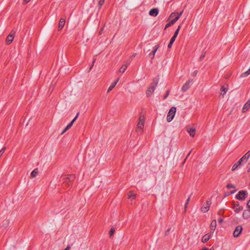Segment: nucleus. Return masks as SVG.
I'll list each match as a JSON object with an SVG mask.
<instances>
[{
  "instance_id": "obj_39",
  "label": "nucleus",
  "mask_w": 250,
  "mask_h": 250,
  "mask_svg": "<svg viewBox=\"0 0 250 250\" xmlns=\"http://www.w3.org/2000/svg\"><path fill=\"white\" fill-rule=\"evenodd\" d=\"M172 25V24H171V23L170 22H169L168 23H167L166 26H165V29H166L169 27H170V26Z\"/></svg>"
},
{
  "instance_id": "obj_30",
  "label": "nucleus",
  "mask_w": 250,
  "mask_h": 250,
  "mask_svg": "<svg viewBox=\"0 0 250 250\" xmlns=\"http://www.w3.org/2000/svg\"><path fill=\"white\" fill-rule=\"evenodd\" d=\"M221 90L222 91L221 94L224 95L227 92L228 89L224 86H222Z\"/></svg>"
},
{
  "instance_id": "obj_32",
  "label": "nucleus",
  "mask_w": 250,
  "mask_h": 250,
  "mask_svg": "<svg viewBox=\"0 0 250 250\" xmlns=\"http://www.w3.org/2000/svg\"><path fill=\"white\" fill-rule=\"evenodd\" d=\"M228 188H235V186L231 184H228L226 186Z\"/></svg>"
},
{
  "instance_id": "obj_46",
  "label": "nucleus",
  "mask_w": 250,
  "mask_h": 250,
  "mask_svg": "<svg viewBox=\"0 0 250 250\" xmlns=\"http://www.w3.org/2000/svg\"><path fill=\"white\" fill-rule=\"evenodd\" d=\"M30 0H24L23 2L24 3H27L28 2L30 1Z\"/></svg>"
},
{
  "instance_id": "obj_17",
  "label": "nucleus",
  "mask_w": 250,
  "mask_h": 250,
  "mask_svg": "<svg viewBox=\"0 0 250 250\" xmlns=\"http://www.w3.org/2000/svg\"><path fill=\"white\" fill-rule=\"evenodd\" d=\"M217 223L216 221L215 220H213L212 221L210 226V229L211 231L213 232L214 231L215 228L216 227Z\"/></svg>"
},
{
  "instance_id": "obj_19",
  "label": "nucleus",
  "mask_w": 250,
  "mask_h": 250,
  "mask_svg": "<svg viewBox=\"0 0 250 250\" xmlns=\"http://www.w3.org/2000/svg\"><path fill=\"white\" fill-rule=\"evenodd\" d=\"M119 80V78H118L116 81L113 82L110 86L109 87L108 90H107V93H109L110 91H111L113 88L115 87L116 85L117 84V83L118 82Z\"/></svg>"
},
{
  "instance_id": "obj_11",
  "label": "nucleus",
  "mask_w": 250,
  "mask_h": 250,
  "mask_svg": "<svg viewBox=\"0 0 250 250\" xmlns=\"http://www.w3.org/2000/svg\"><path fill=\"white\" fill-rule=\"evenodd\" d=\"M233 208L234 209V211L236 213H238L240 210H243V207L240 206L238 202H234Z\"/></svg>"
},
{
  "instance_id": "obj_15",
  "label": "nucleus",
  "mask_w": 250,
  "mask_h": 250,
  "mask_svg": "<svg viewBox=\"0 0 250 250\" xmlns=\"http://www.w3.org/2000/svg\"><path fill=\"white\" fill-rule=\"evenodd\" d=\"M211 238V234L207 233L204 235L202 238V242L203 243L207 242Z\"/></svg>"
},
{
  "instance_id": "obj_2",
  "label": "nucleus",
  "mask_w": 250,
  "mask_h": 250,
  "mask_svg": "<svg viewBox=\"0 0 250 250\" xmlns=\"http://www.w3.org/2000/svg\"><path fill=\"white\" fill-rule=\"evenodd\" d=\"M145 117L144 115H140L139 118V122L137 125L136 131L142 134L143 132L145 125Z\"/></svg>"
},
{
  "instance_id": "obj_16",
  "label": "nucleus",
  "mask_w": 250,
  "mask_h": 250,
  "mask_svg": "<svg viewBox=\"0 0 250 250\" xmlns=\"http://www.w3.org/2000/svg\"><path fill=\"white\" fill-rule=\"evenodd\" d=\"M65 20L63 18H61L59 21L58 28L59 30L62 29L65 24Z\"/></svg>"
},
{
  "instance_id": "obj_28",
  "label": "nucleus",
  "mask_w": 250,
  "mask_h": 250,
  "mask_svg": "<svg viewBox=\"0 0 250 250\" xmlns=\"http://www.w3.org/2000/svg\"><path fill=\"white\" fill-rule=\"evenodd\" d=\"M250 74V68L247 71L242 74L241 77H245Z\"/></svg>"
},
{
  "instance_id": "obj_38",
  "label": "nucleus",
  "mask_w": 250,
  "mask_h": 250,
  "mask_svg": "<svg viewBox=\"0 0 250 250\" xmlns=\"http://www.w3.org/2000/svg\"><path fill=\"white\" fill-rule=\"evenodd\" d=\"M171 229V228H168L166 231H165V235H167L170 231Z\"/></svg>"
},
{
  "instance_id": "obj_1",
  "label": "nucleus",
  "mask_w": 250,
  "mask_h": 250,
  "mask_svg": "<svg viewBox=\"0 0 250 250\" xmlns=\"http://www.w3.org/2000/svg\"><path fill=\"white\" fill-rule=\"evenodd\" d=\"M158 83V78H155L153 80L152 83L150 84L147 90L146 91V94L147 97H149L151 96L153 92L154 91L156 86Z\"/></svg>"
},
{
  "instance_id": "obj_36",
  "label": "nucleus",
  "mask_w": 250,
  "mask_h": 250,
  "mask_svg": "<svg viewBox=\"0 0 250 250\" xmlns=\"http://www.w3.org/2000/svg\"><path fill=\"white\" fill-rule=\"evenodd\" d=\"M169 94V90H167L166 92V95L164 96V99H166L168 96Z\"/></svg>"
},
{
  "instance_id": "obj_42",
  "label": "nucleus",
  "mask_w": 250,
  "mask_h": 250,
  "mask_svg": "<svg viewBox=\"0 0 250 250\" xmlns=\"http://www.w3.org/2000/svg\"><path fill=\"white\" fill-rule=\"evenodd\" d=\"M6 149V147H3L0 150V152H1L2 154H3L5 150Z\"/></svg>"
},
{
  "instance_id": "obj_23",
  "label": "nucleus",
  "mask_w": 250,
  "mask_h": 250,
  "mask_svg": "<svg viewBox=\"0 0 250 250\" xmlns=\"http://www.w3.org/2000/svg\"><path fill=\"white\" fill-rule=\"evenodd\" d=\"M249 158L250 157L248 156L246 153L240 160V161H241L242 163H246L248 161Z\"/></svg>"
},
{
  "instance_id": "obj_10",
  "label": "nucleus",
  "mask_w": 250,
  "mask_h": 250,
  "mask_svg": "<svg viewBox=\"0 0 250 250\" xmlns=\"http://www.w3.org/2000/svg\"><path fill=\"white\" fill-rule=\"evenodd\" d=\"M192 83V80H190L188 81L182 86V91L183 92H186L189 88L190 85Z\"/></svg>"
},
{
  "instance_id": "obj_21",
  "label": "nucleus",
  "mask_w": 250,
  "mask_h": 250,
  "mask_svg": "<svg viewBox=\"0 0 250 250\" xmlns=\"http://www.w3.org/2000/svg\"><path fill=\"white\" fill-rule=\"evenodd\" d=\"M242 164V162L240 161V160L239 159L235 164L233 165V166L232 167L231 170L232 171L235 170L239 166L241 165Z\"/></svg>"
},
{
  "instance_id": "obj_52",
  "label": "nucleus",
  "mask_w": 250,
  "mask_h": 250,
  "mask_svg": "<svg viewBox=\"0 0 250 250\" xmlns=\"http://www.w3.org/2000/svg\"><path fill=\"white\" fill-rule=\"evenodd\" d=\"M3 154L1 153V152H0V158L1 157V156Z\"/></svg>"
},
{
  "instance_id": "obj_5",
  "label": "nucleus",
  "mask_w": 250,
  "mask_h": 250,
  "mask_svg": "<svg viewBox=\"0 0 250 250\" xmlns=\"http://www.w3.org/2000/svg\"><path fill=\"white\" fill-rule=\"evenodd\" d=\"M248 193L246 191L240 190L238 193L236 195V198L239 200H244L246 198V196Z\"/></svg>"
},
{
  "instance_id": "obj_3",
  "label": "nucleus",
  "mask_w": 250,
  "mask_h": 250,
  "mask_svg": "<svg viewBox=\"0 0 250 250\" xmlns=\"http://www.w3.org/2000/svg\"><path fill=\"white\" fill-rule=\"evenodd\" d=\"M76 178L75 175L69 174L65 175L62 177V181L63 183L68 186V187L71 186V183L73 182Z\"/></svg>"
},
{
  "instance_id": "obj_33",
  "label": "nucleus",
  "mask_w": 250,
  "mask_h": 250,
  "mask_svg": "<svg viewBox=\"0 0 250 250\" xmlns=\"http://www.w3.org/2000/svg\"><path fill=\"white\" fill-rule=\"evenodd\" d=\"M189 200H190V197H189L187 199V201H186V203H185V210H186V208H187V207H188V203H189Z\"/></svg>"
},
{
  "instance_id": "obj_8",
  "label": "nucleus",
  "mask_w": 250,
  "mask_h": 250,
  "mask_svg": "<svg viewBox=\"0 0 250 250\" xmlns=\"http://www.w3.org/2000/svg\"><path fill=\"white\" fill-rule=\"evenodd\" d=\"M183 13V11H182L180 13H172L169 17L168 19L173 18L175 20L177 21Z\"/></svg>"
},
{
  "instance_id": "obj_18",
  "label": "nucleus",
  "mask_w": 250,
  "mask_h": 250,
  "mask_svg": "<svg viewBox=\"0 0 250 250\" xmlns=\"http://www.w3.org/2000/svg\"><path fill=\"white\" fill-rule=\"evenodd\" d=\"M243 217L245 219H248L250 218V210H245L243 212Z\"/></svg>"
},
{
  "instance_id": "obj_51",
  "label": "nucleus",
  "mask_w": 250,
  "mask_h": 250,
  "mask_svg": "<svg viewBox=\"0 0 250 250\" xmlns=\"http://www.w3.org/2000/svg\"><path fill=\"white\" fill-rule=\"evenodd\" d=\"M197 73H198V71L197 70L194 71V72H193V73L195 75H196L197 74Z\"/></svg>"
},
{
  "instance_id": "obj_37",
  "label": "nucleus",
  "mask_w": 250,
  "mask_h": 250,
  "mask_svg": "<svg viewBox=\"0 0 250 250\" xmlns=\"http://www.w3.org/2000/svg\"><path fill=\"white\" fill-rule=\"evenodd\" d=\"M247 171L248 172H250V162L248 163V164L247 166Z\"/></svg>"
},
{
  "instance_id": "obj_12",
  "label": "nucleus",
  "mask_w": 250,
  "mask_h": 250,
  "mask_svg": "<svg viewBox=\"0 0 250 250\" xmlns=\"http://www.w3.org/2000/svg\"><path fill=\"white\" fill-rule=\"evenodd\" d=\"M15 33L11 32L9 35L7 37L6 39V42L7 44H10L13 41L14 38Z\"/></svg>"
},
{
  "instance_id": "obj_40",
  "label": "nucleus",
  "mask_w": 250,
  "mask_h": 250,
  "mask_svg": "<svg viewBox=\"0 0 250 250\" xmlns=\"http://www.w3.org/2000/svg\"><path fill=\"white\" fill-rule=\"evenodd\" d=\"M177 21L175 20L174 19H172L169 22L173 25Z\"/></svg>"
},
{
  "instance_id": "obj_31",
  "label": "nucleus",
  "mask_w": 250,
  "mask_h": 250,
  "mask_svg": "<svg viewBox=\"0 0 250 250\" xmlns=\"http://www.w3.org/2000/svg\"><path fill=\"white\" fill-rule=\"evenodd\" d=\"M105 0H99L98 2V5L99 6V9H101L102 6L104 4Z\"/></svg>"
},
{
  "instance_id": "obj_29",
  "label": "nucleus",
  "mask_w": 250,
  "mask_h": 250,
  "mask_svg": "<svg viewBox=\"0 0 250 250\" xmlns=\"http://www.w3.org/2000/svg\"><path fill=\"white\" fill-rule=\"evenodd\" d=\"M135 194L133 193L132 191H130L128 195V198L129 199H134L135 197Z\"/></svg>"
},
{
  "instance_id": "obj_13",
  "label": "nucleus",
  "mask_w": 250,
  "mask_h": 250,
  "mask_svg": "<svg viewBox=\"0 0 250 250\" xmlns=\"http://www.w3.org/2000/svg\"><path fill=\"white\" fill-rule=\"evenodd\" d=\"M250 108V99H249L244 104L242 110L243 113L246 112Z\"/></svg>"
},
{
  "instance_id": "obj_7",
  "label": "nucleus",
  "mask_w": 250,
  "mask_h": 250,
  "mask_svg": "<svg viewBox=\"0 0 250 250\" xmlns=\"http://www.w3.org/2000/svg\"><path fill=\"white\" fill-rule=\"evenodd\" d=\"M79 115V113H78L76 116V117L72 120V121L69 123L66 126V127L63 130V131L62 132L61 134H63L65 132H66L67 130H68L69 128H71V127L73 125L74 123L76 120L77 118L78 117Z\"/></svg>"
},
{
  "instance_id": "obj_27",
  "label": "nucleus",
  "mask_w": 250,
  "mask_h": 250,
  "mask_svg": "<svg viewBox=\"0 0 250 250\" xmlns=\"http://www.w3.org/2000/svg\"><path fill=\"white\" fill-rule=\"evenodd\" d=\"M175 39H176V38H175L173 37L171 38V39H170V42L167 45V47L168 48H170L171 47V46H172V44L173 43V42H174V41H175Z\"/></svg>"
},
{
  "instance_id": "obj_14",
  "label": "nucleus",
  "mask_w": 250,
  "mask_h": 250,
  "mask_svg": "<svg viewBox=\"0 0 250 250\" xmlns=\"http://www.w3.org/2000/svg\"><path fill=\"white\" fill-rule=\"evenodd\" d=\"M159 13V10L158 8H155L151 9L149 12V14L150 16L156 17L158 15Z\"/></svg>"
},
{
  "instance_id": "obj_6",
  "label": "nucleus",
  "mask_w": 250,
  "mask_h": 250,
  "mask_svg": "<svg viewBox=\"0 0 250 250\" xmlns=\"http://www.w3.org/2000/svg\"><path fill=\"white\" fill-rule=\"evenodd\" d=\"M211 204V199H208L206 202V203H205L203 206H202L201 208L202 211L204 212H207L209 208V207Z\"/></svg>"
},
{
  "instance_id": "obj_34",
  "label": "nucleus",
  "mask_w": 250,
  "mask_h": 250,
  "mask_svg": "<svg viewBox=\"0 0 250 250\" xmlns=\"http://www.w3.org/2000/svg\"><path fill=\"white\" fill-rule=\"evenodd\" d=\"M115 230L114 229L111 228V229L109 231V233L110 237H111L114 234V233L115 232Z\"/></svg>"
},
{
  "instance_id": "obj_47",
  "label": "nucleus",
  "mask_w": 250,
  "mask_h": 250,
  "mask_svg": "<svg viewBox=\"0 0 250 250\" xmlns=\"http://www.w3.org/2000/svg\"><path fill=\"white\" fill-rule=\"evenodd\" d=\"M70 249V247L69 246H67V247L64 249V250H69Z\"/></svg>"
},
{
  "instance_id": "obj_20",
  "label": "nucleus",
  "mask_w": 250,
  "mask_h": 250,
  "mask_svg": "<svg viewBox=\"0 0 250 250\" xmlns=\"http://www.w3.org/2000/svg\"><path fill=\"white\" fill-rule=\"evenodd\" d=\"M159 47V45H157L154 47V50L149 54V56L151 57V58L153 59L154 57L155 54L156 52L157 49Z\"/></svg>"
},
{
  "instance_id": "obj_49",
  "label": "nucleus",
  "mask_w": 250,
  "mask_h": 250,
  "mask_svg": "<svg viewBox=\"0 0 250 250\" xmlns=\"http://www.w3.org/2000/svg\"><path fill=\"white\" fill-rule=\"evenodd\" d=\"M95 60H93V63H92V66L90 67V70H91V69L92 67L93 66L94 63H95Z\"/></svg>"
},
{
  "instance_id": "obj_48",
  "label": "nucleus",
  "mask_w": 250,
  "mask_h": 250,
  "mask_svg": "<svg viewBox=\"0 0 250 250\" xmlns=\"http://www.w3.org/2000/svg\"><path fill=\"white\" fill-rule=\"evenodd\" d=\"M189 154H190V152L188 153V156H187V157H188L189 156ZM187 158H186L185 159L184 161V162H183V165H184V163H185V162H186V160Z\"/></svg>"
},
{
  "instance_id": "obj_22",
  "label": "nucleus",
  "mask_w": 250,
  "mask_h": 250,
  "mask_svg": "<svg viewBox=\"0 0 250 250\" xmlns=\"http://www.w3.org/2000/svg\"><path fill=\"white\" fill-rule=\"evenodd\" d=\"M188 132L189 133L190 136L194 137L195 135L196 130L194 128L187 129Z\"/></svg>"
},
{
  "instance_id": "obj_25",
  "label": "nucleus",
  "mask_w": 250,
  "mask_h": 250,
  "mask_svg": "<svg viewBox=\"0 0 250 250\" xmlns=\"http://www.w3.org/2000/svg\"><path fill=\"white\" fill-rule=\"evenodd\" d=\"M38 172L39 171H38V170L37 168L34 169L31 173L30 177L31 178L35 177L37 176V175L38 174Z\"/></svg>"
},
{
  "instance_id": "obj_41",
  "label": "nucleus",
  "mask_w": 250,
  "mask_h": 250,
  "mask_svg": "<svg viewBox=\"0 0 250 250\" xmlns=\"http://www.w3.org/2000/svg\"><path fill=\"white\" fill-rule=\"evenodd\" d=\"M177 21L175 20L174 19H172L169 22L173 25Z\"/></svg>"
},
{
  "instance_id": "obj_43",
  "label": "nucleus",
  "mask_w": 250,
  "mask_h": 250,
  "mask_svg": "<svg viewBox=\"0 0 250 250\" xmlns=\"http://www.w3.org/2000/svg\"><path fill=\"white\" fill-rule=\"evenodd\" d=\"M6 149V147H3L0 150V152H1L2 154H3L5 150Z\"/></svg>"
},
{
  "instance_id": "obj_26",
  "label": "nucleus",
  "mask_w": 250,
  "mask_h": 250,
  "mask_svg": "<svg viewBox=\"0 0 250 250\" xmlns=\"http://www.w3.org/2000/svg\"><path fill=\"white\" fill-rule=\"evenodd\" d=\"M181 28V25L178 26V27L176 29V31H175V33L174 34V35L173 36V37L176 38V37H177V36L178 35L179 32Z\"/></svg>"
},
{
  "instance_id": "obj_45",
  "label": "nucleus",
  "mask_w": 250,
  "mask_h": 250,
  "mask_svg": "<svg viewBox=\"0 0 250 250\" xmlns=\"http://www.w3.org/2000/svg\"><path fill=\"white\" fill-rule=\"evenodd\" d=\"M236 189H235V190H233V191H231V192L229 194H229H233L234 193H235V192H236Z\"/></svg>"
},
{
  "instance_id": "obj_50",
  "label": "nucleus",
  "mask_w": 250,
  "mask_h": 250,
  "mask_svg": "<svg viewBox=\"0 0 250 250\" xmlns=\"http://www.w3.org/2000/svg\"><path fill=\"white\" fill-rule=\"evenodd\" d=\"M246 154L250 157V150Z\"/></svg>"
},
{
  "instance_id": "obj_9",
  "label": "nucleus",
  "mask_w": 250,
  "mask_h": 250,
  "mask_svg": "<svg viewBox=\"0 0 250 250\" xmlns=\"http://www.w3.org/2000/svg\"><path fill=\"white\" fill-rule=\"evenodd\" d=\"M242 230L243 228L241 226H237L233 232V236L234 237H238L241 233Z\"/></svg>"
},
{
  "instance_id": "obj_24",
  "label": "nucleus",
  "mask_w": 250,
  "mask_h": 250,
  "mask_svg": "<svg viewBox=\"0 0 250 250\" xmlns=\"http://www.w3.org/2000/svg\"><path fill=\"white\" fill-rule=\"evenodd\" d=\"M127 66H128V64H124L122 65V66L121 67V68L119 69V72L120 73H124L126 69L127 68Z\"/></svg>"
},
{
  "instance_id": "obj_35",
  "label": "nucleus",
  "mask_w": 250,
  "mask_h": 250,
  "mask_svg": "<svg viewBox=\"0 0 250 250\" xmlns=\"http://www.w3.org/2000/svg\"><path fill=\"white\" fill-rule=\"evenodd\" d=\"M205 55H206V52H203L200 56V60H202L205 58Z\"/></svg>"
},
{
  "instance_id": "obj_44",
  "label": "nucleus",
  "mask_w": 250,
  "mask_h": 250,
  "mask_svg": "<svg viewBox=\"0 0 250 250\" xmlns=\"http://www.w3.org/2000/svg\"><path fill=\"white\" fill-rule=\"evenodd\" d=\"M224 220L222 218H219L218 220V222L219 224L222 223L223 222Z\"/></svg>"
},
{
  "instance_id": "obj_4",
  "label": "nucleus",
  "mask_w": 250,
  "mask_h": 250,
  "mask_svg": "<svg viewBox=\"0 0 250 250\" xmlns=\"http://www.w3.org/2000/svg\"><path fill=\"white\" fill-rule=\"evenodd\" d=\"M176 111V108L175 107L173 106L170 109L167 117V120L168 122H170L173 120L175 116Z\"/></svg>"
}]
</instances>
